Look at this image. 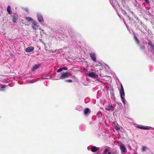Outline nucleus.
Listing matches in <instances>:
<instances>
[{"label": "nucleus", "instance_id": "nucleus-25", "mask_svg": "<svg viewBox=\"0 0 154 154\" xmlns=\"http://www.w3.org/2000/svg\"><path fill=\"white\" fill-rule=\"evenodd\" d=\"M63 70H66L67 69V68L66 67H64L62 68Z\"/></svg>", "mask_w": 154, "mask_h": 154}, {"label": "nucleus", "instance_id": "nucleus-23", "mask_svg": "<svg viewBox=\"0 0 154 154\" xmlns=\"http://www.w3.org/2000/svg\"><path fill=\"white\" fill-rule=\"evenodd\" d=\"M146 148V147L145 146H143L142 147V150L143 151H144L145 150V148Z\"/></svg>", "mask_w": 154, "mask_h": 154}, {"label": "nucleus", "instance_id": "nucleus-17", "mask_svg": "<svg viewBox=\"0 0 154 154\" xmlns=\"http://www.w3.org/2000/svg\"><path fill=\"white\" fill-rule=\"evenodd\" d=\"M124 96H123V95H122L120 96V97H121V98L122 100V102L123 103V104L125 105V100L124 97Z\"/></svg>", "mask_w": 154, "mask_h": 154}, {"label": "nucleus", "instance_id": "nucleus-34", "mask_svg": "<svg viewBox=\"0 0 154 154\" xmlns=\"http://www.w3.org/2000/svg\"><path fill=\"white\" fill-rule=\"evenodd\" d=\"M104 154L103 153V154Z\"/></svg>", "mask_w": 154, "mask_h": 154}, {"label": "nucleus", "instance_id": "nucleus-26", "mask_svg": "<svg viewBox=\"0 0 154 154\" xmlns=\"http://www.w3.org/2000/svg\"><path fill=\"white\" fill-rule=\"evenodd\" d=\"M145 2L148 4H149V0H144Z\"/></svg>", "mask_w": 154, "mask_h": 154}, {"label": "nucleus", "instance_id": "nucleus-15", "mask_svg": "<svg viewBox=\"0 0 154 154\" xmlns=\"http://www.w3.org/2000/svg\"><path fill=\"white\" fill-rule=\"evenodd\" d=\"M7 11L9 14H12V12L11 11V7L9 5L7 7Z\"/></svg>", "mask_w": 154, "mask_h": 154}, {"label": "nucleus", "instance_id": "nucleus-14", "mask_svg": "<svg viewBox=\"0 0 154 154\" xmlns=\"http://www.w3.org/2000/svg\"><path fill=\"white\" fill-rule=\"evenodd\" d=\"M90 110L88 108H86L84 111V113L85 115H87L88 113H90Z\"/></svg>", "mask_w": 154, "mask_h": 154}, {"label": "nucleus", "instance_id": "nucleus-1", "mask_svg": "<svg viewBox=\"0 0 154 154\" xmlns=\"http://www.w3.org/2000/svg\"><path fill=\"white\" fill-rule=\"evenodd\" d=\"M71 74L66 72L62 73L60 77V79H64L68 78L70 76Z\"/></svg>", "mask_w": 154, "mask_h": 154}, {"label": "nucleus", "instance_id": "nucleus-10", "mask_svg": "<svg viewBox=\"0 0 154 154\" xmlns=\"http://www.w3.org/2000/svg\"><path fill=\"white\" fill-rule=\"evenodd\" d=\"M32 28L34 30L36 29H37L38 26L36 24V23L34 21L32 23Z\"/></svg>", "mask_w": 154, "mask_h": 154}, {"label": "nucleus", "instance_id": "nucleus-21", "mask_svg": "<svg viewBox=\"0 0 154 154\" xmlns=\"http://www.w3.org/2000/svg\"><path fill=\"white\" fill-rule=\"evenodd\" d=\"M63 70L62 68H60L57 70V72H61Z\"/></svg>", "mask_w": 154, "mask_h": 154}, {"label": "nucleus", "instance_id": "nucleus-20", "mask_svg": "<svg viewBox=\"0 0 154 154\" xmlns=\"http://www.w3.org/2000/svg\"><path fill=\"white\" fill-rule=\"evenodd\" d=\"M109 151V149H106L103 151V153L104 154H106L107 152Z\"/></svg>", "mask_w": 154, "mask_h": 154}, {"label": "nucleus", "instance_id": "nucleus-12", "mask_svg": "<svg viewBox=\"0 0 154 154\" xmlns=\"http://www.w3.org/2000/svg\"><path fill=\"white\" fill-rule=\"evenodd\" d=\"M11 17H12L13 22L14 23H16V21L18 19L17 17H16L14 15H12L11 16Z\"/></svg>", "mask_w": 154, "mask_h": 154}, {"label": "nucleus", "instance_id": "nucleus-11", "mask_svg": "<svg viewBox=\"0 0 154 154\" xmlns=\"http://www.w3.org/2000/svg\"><path fill=\"white\" fill-rule=\"evenodd\" d=\"M137 127L141 129L148 130L149 129L148 127H145L143 126H140L139 125L138 126H137Z\"/></svg>", "mask_w": 154, "mask_h": 154}, {"label": "nucleus", "instance_id": "nucleus-24", "mask_svg": "<svg viewBox=\"0 0 154 154\" xmlns=\"http://www.w3.org/2000/svg\"><path fill=\"white\" fill-rule=\"evenodd\" d=\"M115 129L117 130H119L120 129V128L118 127L117 126H116L115 127Z\"/></svg>", "mask_w": 154, "mask_h": 154}, {"label": "nucleus", "instance_id": "nucleus-3", "mask_svg": "<svg viewBox=\"0 0 154 154\" xmlns=\"http://www.w3.org/2000/svg\"><path fill=\"white\" fill-rule=\"evenodd\" d=\"M90 55L92 59L94 61L96 62V55L94 53H90Z\"/></svg>", "mask_w": 154, "mask_h": 154}, {"label": "nucleus", "instance_id": "nucleus-2", "mask_svg": "<svg viewBox=\"0 0 154 154\" xmlns=\"http://www.w3.org/2000/svg\"><path fill=\"white\" fill-rule=\"evenodd\" d=\"M34 49V47L29 46L25 49V51L27 52H30L32 51Z\"/></svg>", "mask_w": 154, "mask_h": 154}, {"label": "nucleus", "instance_id": "nucleus-32", "mask_svg": "<svg viewBox=\"0 0 154 154\" xmlns=\"http://www.w3.org/2000/svg\"><path fill=\"white\" fill-rule=\"evenodd\" d=\"M4 87H5V86H2V88H4Z\"/></svg>", "mask_w": 154, "mask_h": 154}, {"label": "nucleus", "instance_id": "nucleus-16", "mask_svg": "<svg viewBox=\"0 0 154 154\" xmlns=\"http://www.w3.org/2000/svg\"><path fill=\"white\" fill-rule=\"evenodd\" d=\"M134 38L137 44L138 45H139L140 44V42L137 37L136 36H134Z\"/></svg>", "mask_w": 154, "mask_h": 154}, {"label": "nucleus", "instance_id": "nucleus-31", "mask_svg": "<svg viewBox=\"0 0 154 154\" xmlns=\"http://www.w3.org/2000/svg\"><path fill=\"white\" fill-rule=\"evenodd\" d=\"M154 46V45H153V44H152V45H151L150 46H151V47H152V46Z\"/></svg>", "mask_w": 154, "mask_h": 154}, {"label": "nucleus", "instance_id": "nucleus-7", "mask_svg": "<svg viewBox=\"0 0 154 154\" xmlns=\"http://www.w3.org/2000/svg\"><path fill=\"white\" fill-rule=\"evenodd\" d=\"M88 75L90 77L93 78H95L97 76L93 72L89 73L88 74Z\"/></svg>", "mask_w": 154, "mask_h": 154}, {"label": "nucleus", "instance_id": "nucleus-33", "mask_svg": "<svg viewBox=\"0 0 154 154\" xmlns=\"http://www.w3.org/2000/svg\"><path fill=\"white\" fill-rule=\"evenodd\" d=\"M107 154H111V152H109Z\"/></svg>", "mask_w": 154, "mask_h": 154}, {"label": "nucleus", "instance_id": "nucleus-5", "mask_svg": "<svg viewBox=\"0 0 154 154\" xmlns=\"http://www.w3.org/2000/svg\"><path fill=\"white\" fill-rule=\"evenodd\" d=\"M100 149L99 147H97L95 146H92L91 149V151L94 152H95L97 151H98Z\"/></svg>", "mask_w": 154, "mask_h": 154}, {"label": "nucleus", "instance_id": "nucleus-6", "mask_svg": "<svg viewBox=\"0 0 154 154\" xmlns=\"http://www.w3.org/2000/svg\"><path fill=\"white\" fill-rule=\"evenodd\" d=\"M113 109V107L112 106L110 105V104L107 105L105 107L106 110L108 111L112 110Z\"/></svg>", "mask_w": 154, "mask_h": 154}, {"label": "nucleus", "instance_id": "nucleus-27", "mask_svg": "<svg viewBox=\"0 0 154 154\" xmlns=\"http://www.w3.org/2000/svg\"><path fill=\"white\" fill-rule=\"evenodd\" d=\"M152 43L150 42H149L148 43V45H150V46L152 45Z\"/></svg>", "mask_w": 154, "mask_h": 154}, {"label": "nucleus", "instance_id": "nucleus-13", "mask_svg": "<svg viewBox=\"0 0 154 154\" xmlns=\"http://www.w3.org/2000/svg\"><path fill=\"white\" fill-rule=\"evenodd\" d=\"M39 65L38 64V65H35L32 68V71H34L37 69L39 67Z\"/></svg>", "mask_w": 154, "mask_h": 154}, {"label": "nucleus", "instance_id": "nucleus-30", "mask_svg": "<svg viewBox=\"0 0 154 154\" xmlns=\"http://www.w3.org/2000/svg\"><path fill=\"white\" fill-rule=\"evenodd\" d=\"M112 98L115 101L116 98H115V97L114 96H113V97Z\"/></svg>", "mask_w": 154, "mask_h": 154}, {"label": "nucleus", "instance_id": "nucleus-8", "mask_svg": "<svg viewBox=\"0 0 154 154\" xmlns=\"http://www.w3.org/2000/svg\"><path fill=\"white\" fill-rule=\"evenodd\" d=\"M120 149L122 151L125 153H126L127 152L126 149L123 145H122L120 146Z\"/></svg>", "mask_w": 154, "mask_h": 154}, {"label": "nucleus", "instance_id": "nucleus-29", "mask_svg": "<svg viewBox=\"0 0 154 154\" xmlns=\"http://www.w3.org/2000/svg\"><path fill=\"white\" fill-rule=\"evenodd\" d=\"M151 48L152 49V50H153L154 53V46H153L152 47H151Z\"/></svg>", "mask_w": 154, "mask_h": 154}, {"label": "nucleus", "instance_id": "nucleus-19", "mask_svg": "<svg viewBox=\"0 0 154 154\" xmlns=\"http://www.w3.org/2000/svg\"><path fill=\"white\" fill-rule=\"evenodd\" d=\"M140 49L141 50H144L145 49V46L144 45H141L140 46Z\"/></svg>", "mask_w": 154, "mask_h": 154}, {"label": "nucleus", "instance_id": "nucleus-9", "mask_svg": "<svg viewBox=\"0 0 154 154\" xmlns=\"http://www.w3.org/2000/svg\"><path fill=\"white\" fill-rule=\"evenodd\" d=\"M38 21L41 22H43L44 20L42 16L39 15H38Z\"/></svg>", "mask_w": 154, "mask_h": 154}, {"label": "nucleus", "instance_id": "nucleus-4", "mask_svg": "<svg viewBox=\"0 0 154 154\" xmlns=\"http://www.w3.org/2000/svg\"><path fill=\"white\" fill-rule=\"evenodd\" d=\"M120 85L121 88V89L120 90V96L122 95H123V96H125V94L124 88L123 85L121 83V84Z\"/></svg>", "mask_w": 154, "mask_h": 154}, {"label": "nucleus", "instance_id": "nucleus-28", "mask_svg": "<svg viewBox=\"0 0 154 154\" xmlns=\"http://www.w3.org/2000/svg\"><path fill=\"white\" fill-rule=\"evenodd\" d=\"M116 152V151H115L114 152H111V154H114Z\"/></svg>", "mask_w": 154, "mask_h": 154}, {"label": "nucleus", "instance_id": "nucleus-22", "mask_svg": "<svg viewBox=\"0 0 154 154\" xmlns=\"http://www.w3.org/2000/svg\"><path fill=\"white\" fill-rule=\"evenodd\" d=\"M66 82H72V80L68 79V80H66Z\"/></svg>", "mask_w": 154, "mask_h": 154}, {"label": "nucleus", "instance_id": "nucleus-18", "mask_svg": "<svg viewBox=\"0 0 154 154\" xmlns=\"http://www.w3.org/2000/svg\"><path fill=\"white\" fill-rule=\"evenodd\" d=\"M26 19L28 21H31L33 20L32 18L31 17H26Z\"/></svg>", "mask_w": 154, "mask_h": 154}]
</instances>
